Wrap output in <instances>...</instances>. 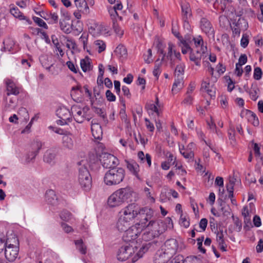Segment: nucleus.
Returning a JSON list of instances; mask_svg holds the SVG:
<instances>
[{
  "label": "nucleus",
  "instance_id": "obj_56",
  "mask_svg": "<svg viewBox=\"0 0 263 263\" xmlns=\"http://www.w3.org/2000/svg\"><path fill=\"white\" fill-rule=\"evenodd\" d=\"M66 65L68 68L73 72L77 73L79 70L78 67L75 65L71 61H68L66 63Z\"/></svg>",
  "mask_w": 263,
  "mask_h": 263
},
{
  "label": "nucleus",
  "instance_id": "obj_9",
  "mask_svg": "<svg viewBox=\"0 0 263 263\" xmlns=\"http://www.w3.org/2000/svg\"><path fill=\"white\" fill-rule=\"evenodd\" d=\"M209 55L206 46H202L201 49H198L196 51L191 50L190 52V60L197 66H201V60H204Z\"/></svg>",
  "mask_w": 263,
  "mask_h": 263
},
{
  "label": "nucleus",
  "instance_id": "obj_62",
  "mask_svg": "<svg viewBox=\"0 0 263 263\" xmlns=\"http://www.w3.org/2000/svg\"><path fill=\"white\" fill-rule=\"evenodd\" d=\"M152 55V50L148 49L147 50V54L144 55V61L146 63L149 64L153 62Z\"/></svg>",
  "mask_w": 263,
  "mask_h": 263
},
{
  "label": "nucleus",
  "instance_id": "obj_38",
  "mask_svg": "<svg viewBox=\"0 0 263 263\" xmlns=\"http://www.w3.org/2000/svg\"><path fill=\"white\" fill-rule=\"evenodd\" d=\"M93 48L100 53L106 49V45L104 41L101 40H97L93 42Z\"/></svg>",
  "mask_w": 263,
  "mask_h": 263
},
{
  "label": "nucleus",
  "instance_id": "obj_36",
  "mask_svg": "<svg viewBox=\"0 0 263 263\" xmlns=\"http://www.w3.org/2000/svg\"><path fill=\"white\" fill-rule=\"evenodd\" d=\"M51 57L46 55H43L40 57V61L42 66L47 70H49L52 64L51 61Z\"/></svg>",
  "mask_w": 263,
  "mask_h": 263
},
{
  "label": "nucleus",
  "instance_id": "obj_4",
  "mask_svg": "<svg viewBox=\"0 0 263 263\" xmlns=\"http://www.w3.org/2000/svg\"><path fill=\"white\" fill-rule=\"evenodd\" d=\"M128 228L124 231L125 233L123 236L124 241L134 245H140V240H137V238L143 229L141 221Z\"/></svg>",
  "mask_w": 263,
  "mask_h": 263
},
{
  "label": "nucleus",
  "instance_id": "obj_2",
  "mask_svg": "<svg viewBox=\"0 0 263 263\" xmlns=\"http://www.w3.org/2000/svg\"><path fill=\"white\" fill-rule=\"evenodd\" d=\"M142 220L141 224L146 229L142 238L145 241H149L163 233L167 229H172L173 221L170 217L165 219V222L161 220Z\"/></svg>",
  "mask_w": 263,
  "mask_h": 263
},
{
  "label": "nucleus",
  "instance_id": "obj_60",
  "mask_svg": "<svg viewBox=\"0 0 263 263\" xmlns=\"http://www.w3.org/2000/svg\"><path fill=\"white\" fill-rule=\"evenodd\" d=\"M71 214L66 211H63L61 215V218L64 221H69L71 219Z\"/></svg>",
  "mask_w": 263,
  "mask_h": 263
},
{
  "label": "nucleus",
  "instance_id": "obj_40",
  "mask_svg": "<svg viewBox=\"0 0 263 263\" xmlns=\"http://www.w3.org/2000/svg\"><path fill=\"white\" fill-rule=\"evenodd\" d=\"M76 249L82 254H86L87 253V247L84 243L82 239H78L74 241Z\"/></svg>",
  "mask_w": 263,
  "mask_h": 263
},
{
  "label": "nucleus",
  "instance_id": "obj_29",
  "mask_svg": "<svg viewBox=\"0 0 263 263\" xmlns=\"http://www.w3.org/2000/svg\"><path fill=\"white\" fill-rule=\"evenodd\" d=\"M56 155L55 150L52 149L47 150L44 155L43 159L44 162L49 164L54 163Z\"/></svg>",
  "mask_w": 263,
  "mask_h": 263
},
{
  "label": "nucleus",
  "instance_id": "obj_6",
  "mask_svg": "<svg viewBox=\"0 0 263 263\" xmlns=\"http://www.w3.org/2000/svg\"><path fill=\"white\" fill-rule=\"evenodd\" d=\"M12 241L9 238L6 240V245L5 248V256L9 261H13L17 258L18 254L19 248L17 239L13 237Z\"/></svg>",
  "mask_w": 263,
  "mask_h": 263
},
{
  "label": "nucleus",
  "instance_id": "obj_49",
  "mask_svg": "<svg viewBox=\"0 0 263 263\" xmlns=\"http://www.w3.org/2000/svg\"><path fill=\"white\" fill-rule=\"evenodd\" d=\"M193 41L197 49H201L202 46H206L205 45H204L203 39L200 36L194 37L193 39Z\"/></svg>",
  "mask_w": 263,
  "mask_h": 263
},
{
  "label": "nucleus",
  "instance_id": "obj_57",
  "mask_svg": "<svg viewBox=\"0 0 263 263\" xmlns=\"http://www.w3.org/2000/svg\"><path fill=\"white\" fill-rule=\"evenodd\" d=\"M144 192L145 193L146 197L149 200V201L152 203H154L155 201V199L153 197L152 195L151 194L150 190L147 187H145L144 189Z\"/></svg>",
  "mask_w": 263,
  "mask_h": 263
},
{
  "label": "nucleus",
  "instance_id": "obj_30",
  "mask_svg": "<svg viewBox=\"0 0 263 263\" xmlns=\"http://www.w3.org/2000/svg\"><path fill=\"white\" fill-rule=\"evenodd\" d=\"M10 13L15 18L20 20H25L28 24H31L32 22L20 11L18 8L14 7L10 9Z\"/></svg>",
  "mask_w": 263,
  "mask_h": 263
},
{
  "label": "nucleus",
  "instance_id": "obj_10",
  "mask_svg": "<svg viewBox=\"0 0 263 263\" xmlns=\"http://www.w3.org/2000/svg\"><path fill=\"white\" fill-rule=\"evenodd\" d=\"M102 166L106 168H114L119 164L118 159L114 155L108 154H103L100 159Z\"/></svg>",
  "mask_w": 263,
  "mask_h": 263
},
{
  "label": "nucleus",
  "instance_id": "obj_23",
  "mask_svg": "<svg viewBox=\"0 0 263 263\" xmlns=\"http://www.w3.org/2000/svg\"><path fill=\"white\" fill-rule=\"evenodd\" d=\"M200 28L203 32L208 35L214 34V29L211 23L205 18H202L200 21Z\"/></svg>",
  "mask_w": 263,
  "mask_h": 263
},
{
  "label": "nucleus",
  "instance_id": "obj_35",
  "mask_svg": "<svg viewBox=\"0 0 263 263\" xmlns=\"http://www.w3.org/2000/svg\"><path fill=\"white\" fill-rule=\"evenodd\" d=\"M183 86V78H176L175 77L174 83L173 85L172 91L173 93H176L180 90H181Z\"/></svg>",
  "mask_w": 263,
  "mask_h": 263
},
{
  "label": "nucleus",
  "instance_id": "obj_13",
  "mask_svg": "<svg viewBox=\"0 0 263 263\" xmlns=\"http://www.w3.org/2000/svg\"><path fill=\"white\" fill-rule=\"evenodd\" d=\"M175 45L171 42L168 43L167 58L170 61L172 65H174L177 61L180 62L181 60V54L175 50Z\"/></svg>",
  "mask_w": 263,
  "mask_h": 263
},
{
  "label": "nucleus",
  "instance_id": "obj_7",
  "mask_svg": "<svg viewBox=\"0 0 263 263\" xmlns=\"http://www.w3.org/2000/svg\"><path fill=\"white\" fill-rule=\"evenodd\" d=\"M78 181L84 190L88 191L90 189L92 185V179L86 167L82 166L79 168Z\"/></svg>",
  "mask_w": 263,
  "mask_h": 263
},
{
  "label": "nucleus",
  "instance_id": "obj_64",
  "mask_svg": "<svg viewBox=\"0 0 263 263\" xmlns=\"http://www.w3.org/2000/svg\"><path fill=\"white\" fill-rule=\"evenodd\" d=\"M182 263H199V260L196 257H187Z\"/></svg>",
  "mask_w": 263,
  "mask_h": 263
},
{
  "label": "nucleus",
  "instance_id": "obj_51",
  "mask_svg": "<svg viewBox=\"0 0 263 263\" xmlns=\"http://www.w3.org/2000/svg\"><path fill=\"white\" fill-rule=\"evenodd\" d=\"M113 29L116 34L120 37H122L124 34V30L117 24L115 22L113 23Z\"/></svg>",
  "mask_w": 263,
  "mask_h": 263
},
{
  "label": "nucleus",
  "instance_id": "obj_1",
  "mask_svg": "<svg viewBox=\"0 0 263 263\" xmlns=\"http://www.w3.org/2000/svg\"><path fill=\"white\" fill-rule=\"evenodd\" d=\"M153 214V211L147 207L140 208L135 203L128 204L119 213L117 228L120 231H124L130 226L138 216L140 221L143 220L147 221L152 218Z\"/></svg>",
  "mask_w": 263,
  "mask_h": 263
},
{
  "label": "nucleus",
  "instance_id": "obj_25",
  "mask_svg": "<svg viewBox=\"0 0 263 263\" xmlns=\"http://www.w3.org/2000/svg\"><path fill=\"white\" fill-rule=\"evenodd\" d=\"M209 81V78H207L206 80H203L201 85V89L206 92L211 97H215V88L213 85H211Z\"/></svg>",
  "mask_w": 263,
  "mask_h": 263
},
{
  "label": "nucleus",
  "instance_id": "obj_47",
  "mask_svg": "<svg viewBox=\"0 0 263 263\" xmlns=\"http://www.w3.org/2000/svg\"><path fill=\"white\" fill-rule=\"evenodd\" d=\"M154 46L156 47L157 49L158 50V52H159L161 54H163V56H164V45L163 44V43L160 41L159 40H157L155 41L154 43ZM164 57H163V58Z\"/></svg>",
  "mask_w": 263,
  "mask_h": 263
},
{
  "label": "nucleus",
  "instance_id": "obj_61",
  "mask_svg": "<svg viewBox=\"0 0 263 263\" xmlns=\"http://www.w3.org/2000/svg\"><path fill=\"white\" fill-rule=\"evenodd\" d=\"M77 31V33L78 34L83 31L82 24L81 22L78 21L76 23V26H72V30Z\"/></svg>",
  "mask_w": 263,
  "mask_h": 263
},
{
  "label": "nucleus",
  "instance_id": "obj_27",
  "mask_svg": "<svg viewBox=\"0 0 263 263\" xmlns=\"http://www.w3.org/2000/svg\"><path fill=\"white\" fill-rule=\"evenodd\" d=\"M70 16L67 13L66 18L61 19L60 27L61 29L66 33H69L72 30V25L69 23Z\"/></svg>",
  "mask_w": 263,
  "mask_h": 263
},
{
  "label": "nucleus",
  "instance_id": "obj_32",
  "mask_svg": "<svg viewBox=\"0 0 263 263\" xmlns=\"http://www.w3.org/2000/svg\"><path fill=\"white\" fill-rule=\"evenodd\" d=\"M224 234L222 230H219L216 234V241L219 247L222 251H226L227 245L224 240Z\"/></svg>",
  "mask_w": 263,
  "mask_h": 263
},
{
  "label": "nucleus",
  "instance_id": "obj_54",
  "mask_svg": "<svg viewBox=\"0 0 263 263\" xmlns=\"http://www.w3.org/2000/svg\"><path fill=\"white\" fill-rule=\"evenodd\" d=\"M207 124L209 128L210 129L212 132L218 134L216 129V125L213 121L212 117H211L210 121H207Z\"/></svg>",
  "mask_w": 263,
  "mask_h": 263
},
{
  "label": "nucleus",
  "instance_id": "obj_42",
  "mask_svg": "<svg viewBox=\"0 0 263 263\" xmlns=\"http://www.w3.org/2000/svg\"><path fill=\"white\" fill-rule=\"evenodd\" d=\"M120 117L122 122H124L127 126L130 124L129 120L128 119L125 111V105L123 104V107L120 109L119 112Z\"/></svg>",
  "mask_w": 263,
  "mask_h": 263
},
{
  "label": "nucleus",
  "instance_id": "obj_16",
  "mask_svg": "<svg viewBox=\"0 0 263 263\" xmlns=\"http://www.w3.org/2000/svg\"><path fill=\"white\" fill-rule=\"evenodd\" d=\"M123 203L132 200L134 192L130 187L121 188L116 191Z\"/></svg>",
  "mask_w": 263,
  "mask_h": 263
},
{
  "label": "nucleus",
  "instance_id": "obj_24",
  "mask_svg": "<svg viewBox=\"0 0 263 263\" xmlns=\"http://www.w3.org/2000/svg\"><path fill=\"white\" fill-rule=\"evenodd\" d=\"M45 200L48 204L56 206L59 204L58 198L55 192L52 190H48L45 194Z\"/></svg>",
  "mask_w": 263,
  "mask_h": 263
},
{
  "label": "nucleus",
  "instance_id": "obj_55",
  "mask_svg": "<svg viewBox=\"0 0 263 263\" xmlns=\"http://www.w3.org/2000/svg\"><path fill=\"white\" fill-rule=\"evenodd\" d=\"M158 103V98H157V103H156L157 104H151L147 105L146 107H147V109L150 110L152 111L157 113L158 116H159V111L158 108L157 107Z\"/></svg>",
  "mask_w": 263,
  "mask_h": 263
},
{
  "label": "nucleus",
  "instance_id": "obj_63",
  "mask_svg": "<svg viewBox=\"0 0 263 263\" xmlns=\"http://www.w3.org/2000/svg\"><path fill=\"white\" fill-rule=\"evenodd\" d=\"M107 100L110 102H114L116 101V97L114 93L110 90H107L105 93Z\"/></svg>",
  "mask_w": 263,
  "mask_h": 263
},
{
  "label": "nucleus",
  "instance_id": "obj_12",
  "mask_svg": "<svg viewBox=\"0 0 263 263\" xmlns=\"http://www.w3.org/2000/svg\"><path fill=\"white\" fill-rule=\"evenodd\" d=\"M178 248V243L177 240L170 239L165 242L161 250L172 257L176 253Z\"/></svg>",
  "mask_w": 263,
  "mask_h": 263
},
{
  "label": "nucleus",
  "instance_id": "obj_8",
  "mask_svg": "<svg viewBox=\"0 0 263 263\" xmlns=\"http://www.w3.org/2000/svg\"><path fill=\"white\" fill-rule=\"evenodd\" d=\"M89 110V108L87 106L82 107L79 105H74L71 107L72 118L77 123H82L86 119L89 120L87 117V112Z\"/></svg>",
  "mask_w": 263,
  "mask_h": 263
},
{
  "label": "nucleus",
  "instance_id": "obj_45",
  "mask_svg": "<svg viewBox=\"0 0 263 263\" xmlns=\"http://www.w3.org/2000/svg\"><path fill=\"white\" fill-rule=\"evenodd\" d=\"M180 43L182 45L181 51L183 54H186L189 51L193 50L185 40L183 39H180Z\"/></svg>",
  "mask_w": 263,
  "mask_h": 263
},
{
  "label": "nucleus",
  "instance_id": "obj_11",
  "mask_svg": "<svg viewBox=\"0 0 263 263\" xmlns=\"http://www.w3.org/2000/svg\"><path fill=\"white\" fill-rule=\"evenodd\" d=\"M195 144L190 142L186 147L183 145L179 146V149L180 154L183 157L187 160L188 162H192L194 160Z\"/></svg>",
  "mask_w": 263,
  "mask_h": 263
},
{
  "label": "nucleus",
  "instance_id": "obj_39",
  "mask_svg": "<svg viewBox=\"0 0 263 263\" xmlns=\"http://www.w3.org/2000/svg\"><path fill=\"white\" fill-rule=\"evenodd\" d=\"M246 115L248 117V121L251 122L254 126H257L259 125V120L255 114L250 110H247Z\"/></svg>",
  "mask_w": 263,
  "mask_h": 263
},
{
  "label": "nucleus",
  "instance_id": "obj_22",
  "mask_svg": "<svg viewBox=\"0 0 263 263\" xmlns=\"http://www.w3.org/2000/svg\"><path fill=\"white\" fill-rule=\"evenodd\" d=\"M91 130L95 139L99 140L102 138L103 132L101 126L95 119L91 121Z\"/></svg>",
  "mask_w": 263,
  "mask_h": 263
},
{
  "label": "nucleus",
  "instance_id": "obj_46",
  "mask_svg": "<svg viewBox=\"0 0 263 263\" xmlns=\"http://www.w3.org/2000/svg\"><path fill=\"white\" fill-rule=\"evenodd\" d=\"M75 5L80 11L88 9L87 3L85 0H75Z\"/></svg>",
  "mask_w": 263,
  "mask_h": 263
},
{
  "label": "nucleus",
  "instance_id": "obj_33",
  "mask_svg": "<svg viewBox=\"0 0 263 263\" xmlns=\"http://www.w3.org/2000/svg\"><path fill=\"white\" fill-rule=\"evenodd\" d=\"M80 66L82 70L84 72L89 71L92 68V66L91 64V60L87 57L81 60Z\"/></svg>",
  "mask_w": 263,
  "mask_h": 263
},
{
  "label": "nucleus",
  "instance_id": "obj_53",
  "mask_svg": "<svg viewBox=\"0 0 263 263\" xmlns=\"http://www.w3.org/2000/svg\"><path fill=\"white\" fill-rule=\"evenodd\" d=\"M82 92L81 87L80 85L72 87L71 90V95L74 97H77L80 95L79 93Z\"/></svg>",
  "mask_w": 263,
  "mask_h": 263
},
{
  "label": "nucleus",
  "instance_id": "obj_5",
  "mask_svg": "<svg viewBox=\"0 0 263 263\" xmlns=\"http://www.w3.org/2000/svg\"><path fill=\"white\" fill-rule=\"evenodd\" d=\"M125 177V171L121 167L111 168L108 171L104 177V181L107 185L119 184Z\"/></svg>",
  "mask_w": 263,
  "mask_h": 263
},
{
  "label": "nucleus",
  "instance_id": "obj_17",
  "mask_svg": "<svg viewBox=\"0 0 263 263\" xmlns=\"http://www.w3.org/2000/svg\"><path fill=\"white\" fill-rule=\"evenodd\" d=\"M42 146V143L40 142H36L34 143L33 146L35 149L31 152H29L24 156V163L28 164L33 162L39 151L41 149Z\"/></svg>",
  "mask_w": 263,
  "mask_h": 263
},
{
  "label": "nucleus",
  "instance_id": "obj_37",
  "mask_svg": "<svg viewBox=\"0 0 263 263\" xmlns=\"http://www.w3.org/2000/svg\"><path fill=\"white\" fill-rule=\"evenodd\" d=\"M138 157L141 163H147L148 166L150 167L152 165L151 156L149 154H146L144 155L142 151L139 152L138 153Z\"/></svg>",
  "mask_w": 263,
  "mask_h": 263
},
{
  "label": "nucleus",
  "instance_id": "obj_21",
  "mask_svg": "<svg viewBox=\"0 0 263 263\" xmlns=\"http://www.w3.org/2000/svg\"><path fill=\"white\" fill-rule=\"evenodd\" d=\"M107 203L111 208L117 207L124 203L116 191L108 197Z\"/></svg>",
  "mask_w": 263,
  "mask_h": 263
},
{
  "label": "nucleus",
  "instance_id": "obj_20",
  "mask_svg": "<svg viewBox=\"0 0 263 263\" xmlns=\"http://www.w3.org/2000/svg\"><path fill=\"white\" fill-rule=\"evenodd\" d=\"M57 116L60 119L68 120V121H72V118L71 113V110L64 106H59L56 110Z\"/></svg>",
  "mask_w": 263,
  "mask_h": 263
},
{
  "label": "nucleus",
  "instance_id": "obj_28",
  "mask_svg": "<svg viewBox=\"0 0 263 263\" xmlns=\"http://www.w3.org/2000/svg\"><path fill=\"white\" fill-rule=\"evenodd\" d=\"M171 258L167 254L165 253L162 250L158 251L155 254L154 262V263H167L168 260Z\"/></svg>",
  "mask_w": 263,
  "mask_h": 263
},
{
  "label": "nucleus",
  "instance_id": "obj_50",
  "mask_svg": "<svg viewBox=\"0 0 263 263\" xmlns=\"http://www.w3.org/2000/svg\"><path fill=\"white\" fill-rule=\"evenodd\" d=\"M262 72L261 69L259 67H255L253 72V78L256 80H259L261 79Z\"/></svg>",
  "mask_w": 263,
  "mask_h": 263
},
{
  "label": "nucleus",
  "instance_id": "obj_14",
  "mask_svg": "<svg viewBox=\"0 0 263 263\" xmlns=\"http://www.w3.org/2000/svg\"><path fill=\"white\" fill-rule=\"evenodd\" d=\"M89 32L94 36H98L107 33V31L104 25L96 22L91 24L89 27Z\"/></svg>",
  "mask_w": 263,
  "mask_h": 263
},
{
  "label": "nucleus",
  "instance_id": "obj_26",
  "mask_svg": "<svg viewBox=\"0 0 263 263\" xmlns=\"http://www.w3.org/2000/svg\"><path fill=\"white\" fill-rule=\"evenodd\" d=\"M36 13L45 20L48 21V23L49 24H54L58 23L59 16L57 13L50 12L49 13H45L43 12H36Z\"/></svg>",
  "mask_w": 263,
  "mask_h": 263
},
{
  "label": "nucleus",
  "instance_id": "obj_48",
  "mask_svg": "<svg viewBox=\"0 0 263 263\" xmlns=\"http://www.w3.org/2000/svg\"><path fill=\"white\" fill-rule=\"evenodd\" d=\"M32 19L33 21L40 27H43V28L45 29H47L48 28V27L46 23L41 18L36 17V16H33L32 17Z\"/></svg>",
  "mask_w": 263,
  "mask_h": 263
},
{
  "label": "nucleus",
  "instance_id": "obj_34",
  "mask_svg": "<svg viewBox=\"0 0 263 263\" xmlns=\"http://www.w3.org/2000/svg\"><path fill=\"white\" fill-rule=\"evenodd\" d=\"M178 63L175 70V77L176 78H183L184 73V69L185 67V64L182 62L181 61L179 62L177 61Z\"/></svg>",
  "mask_w": 263,
  "mask_h": 263
},
{
  "label": "nucleus",
  "instance_id": "obj_44",
  "mask_svg": "<svg viewBox=\"0 0 263 263\" xmlns=\"http://www.w3.org/2000/svg\"><path fill=\"white\" fill-rule=\"evenodd\" d=\"M259 89L256 86H252L249 91L251 99L254 101L257 100L258 97Z\"/></svg>",
  "mask_w": 263,
  "mask_h": 263
},
{
  "label": "nucleus",
  "instance_id": "obj_19",
  "mask_svg": "<svg viewBox=\"0 0 263 263\" xmlns=\"http://www.w3.org/2000/svg\"><path fill=\"white\" fill-rule=\"evenodd\" d=\"M126 167L129 172L133 174L139 180H141V177L139 174L140 167L139 164L134 160L125 161Z\"/></svg>",
  "mask_w": 263,
  "mask_h": 263
},
{
  "label": "nucleus",
  "instance_id": "obj_3",
  "mask_svg": "<svg viewBox=\"0 0 263 263\" xmlns=\"http://www.w3.org/2000/svg\"><path fill=\"white\" fill-rule=\"evenodd\" d=\"M138 249L139 251L132 258V261L135 262L139 258L142 257L143 254L148 250V248L144 244L142 246L140 245L137 246L129 243L122 246L118 252L117 259L122 261H125L132 256Z\"/></svg>",
  "mask_w": 263,
  "mask_h": 263
},
{
  "label": "nucleus",
  "instance_id": "obj_41",
  "mask_svg": "<svg viewBox=\"0 0 263 263\" xmlns=\"http://www.w3.org/2000/svg\"><path fill=\"white\" fill-rule=\"evenodd\" d=\"M181 6L182 12L183 15V18L185 20V21H186L188 18V16L191 15V9L190 5L187 3H184L182 4Z\"/></svg>",
  "mask_w": 263,
  "mask_h": 263
},
{
  "label": "nucleus",
  "instance_id": "obj_18",
  "mask_svg": "<svg viewBox=\"0 0 263 263\" xmlns=\"http://www.w3.org/2000/svg\"><path fill=\"white\" fill-rule=\"evenodd\" d=\"M62 143L63 147L69 150H72L76 147L72 134L69 132H67L63 136Z\"/></svg>",
  "mask_w": 263,
  "mask_h": 263
},
{
  "label": "nucleus",
  "instance_id": "obj_58",
  "mask_svg": "<svg viewBox=\"0 0 263 263\" xmlns=\"http://www.w3.org/2000/svg\"><path fill=\"white\" fill-rule=\"evenodd\" d=\"M3 43L4 44L5 50L6 51H10L14 44L13 41L9 40H5L4 41Z\"/></svg>",
  "mask_w": 263,
  "mask_h": 263
},
{
  "label": "nucleus",
  "instance_id": "obj_15",
  "mask_svg": "<svg viewBox=\"0 0 263 263\" xmlns=\"http://www.w3.org/2000/svg\"><path fill=\"white\" fill-rule=\"evenodd\" d=\"M6 86L7 96L18 95L21 91V87L17 86L16 84L11 80L7 79L5 80Z\"/></svg>",
  "mask_w": 263,
  "mask_h": 263
},
{
  "label": "nucleus",
  "instance_id": "obj_31",
  "mask_svg": "<svg viewBox=\"0 0 263 263\" xmlns=\"http://www.w3.org/2000/svg\"><path fill=\"white\" fill-rule=\"evenodd\" d=\"M89 34L87 32H83L79 39V42L83 45V48L86 52L90 53V47L88 46Z\"/></svg>",
  "mask_w": 263,
  "mask_h": 263
},
{
  "label": "nucleus",
  "instance_id": "obj_52",
  "mask_svg": "<svg viewBox=\"0 0 263 263\" xmlns=\"http://www.w3.org/2000/svg\"><path fill=\"white\" fill-rule=\"evenodd\" d=\"M179 223L181 226H183L185 228H188L190 226L189 220L186 216H184L183 214L180 215Z\"/></svg>",
  "mask_w": 263,
  "mask_h": 263
},
{
  "label": "nucleus",
  "instance_id": "obj_59",
  "mask_svg": "<svg viewBox=\"0 0 263 263\" xmlns=\"http://www.w3.org/2000/svg\"><path fill=\"white\" fill-rule=\"evenodd\" d=\"M145 125L147 129L150 132H153L155 130V126L153 123H152L147 118L144 119Z\"/></svg>",
  "mask_w": 263,
  "mask_h": 263
},
{
  "label": "nucleus",
  "instance_id": "obj_43",
  "mask_svg": "<svg viewBox=\"0 0 263 263\" xmlns=\"http://www.w3.org/2000/svg\"><path fill=\"white\" fill-rule=\"evenodd\" d=\"M115 53L119 58H124L127 55V50L123 45H119L115 50Z\"/></svg>",
  "mask_w": 263,
  "mask_h": 263
}]
</instances>
